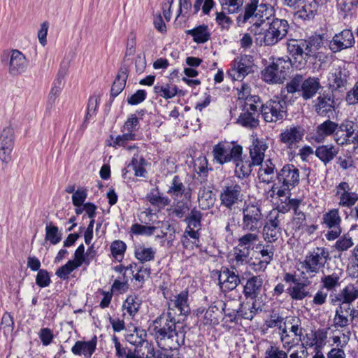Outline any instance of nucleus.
<instances>
[{"instance_id": "5", "label": "nucleus", "mask_w": 358, "mask_h": 358, "mask_svg": "<svg viewBox=\"0 0 358 358\" xmlns=\"http://www.w3.org/2000/svg\"><path fill=\"white\" fill-rule=\"evenodd\" d=\"M330 252L328 248L324 247H316L306 255L303 261L301 262L303 273L310 277L315 276L330 261Z\"/></svg>"}, {"instance_id": "9", "label": "nucleus", "mask_w": 358, "mask_h": 358, "mask_svg": "<svg viewBox=\"0 0 358 358\" xmlns=\"http://www.w3.org/2000/svg\"><path fill=\"white\" fill-rule=\"evenodd\" d=\"M243 148L238 144H230L227 142H220L215 145L212 155L213 160L222 165L231 161L238 160L242 155Z\"/></svg>"}, {"instance_id": "26", "label": "nucleus", "mask_w": 358, "mask_h": 358, "mask_svg": "<svg viewBox=\"0 0 358 358\" xmlns=\"http://www.w3.org/2000/svg\"><path fill=\"white\" fill-rule=\"evenodd\" d=\"M322 87L320 80L317 77H308L307 79L303 78L301 88V97L307 101L312 99Z\"/></svg>"}, {"instance_id": "36", "label": "nucleus", "mask_w": 358, "mask_h": 358, "mask_svg": "<svg viewBox=\"0 0 358 358\" xmlns=\"http://www.w3.org/2000/svg\"><path fill=\"white\" fill-rule=\"evenodd\" d=\"M302 82L303 75L296 74L292 78L290 81L287 83L286 86L282 88L280 96L286 101L287 94H294L296 92H301Z\"/></svg>"}, {"instance_id": "4", "label": "nucleus", "mask_w": 358, "mask_h": 358, "mask_svg": "<svg viewBox=\"0 0 358 358\" xmlns=\"http://www.w3.org/2000/svg\"><path fill=\"white\" fill-rule=\"evenodd\" d=\"M276 179L278 182L273 185L271 190L279 197L285 196L299 183V170L294 164H285L277 173Z\"/></svg>"}, {"instance_id": "31", "label": "nucleus", "mask_w": 358, "mask_h": 358, "mask_svg": "<svg viewBox=\"0 0 358 358\" xmlns=\"http://www.w3.org/2000/svg\"><path fill=\"white\" fill-rule=\"evenodd\" d=\"M167 193L171 195L174 200H177L182 196L186 199L189 198L191 196L190 191L187 190L178 176L173 177L171 184L167 190Z\"/></svg>"}, {"instance_id": "27", "label": "nucleus", "mask_w": 358, "mask_h": 358, "mask_svg": "<svg viewBox=\"0 0 358 358\" xmlns=\"http://www.w3.org/2000/svg\"><path fill=\"white\" fill-rule=\"evenodd\" d=\"M342 274V270L338 268H336L331 273L324 274L320 280L322 289H325L329 292L336 291L341 285Z\"/></svg>"}, {"instance_id": "49", "label": "nucleus", "mask_w": 358, "mask_h": 358, "mask_svg": "<svg viewBox=\"0 0 358 358\" xmlns=\"http://www.w3.org/2000/svg\"><path fill=\"white\" fill-rule=\"evenodd\" d=\"M155 93L160 96L169 99L174 97L178 94V87L176 85L169 84L156 85L154 87Z\"/></svg>"}, {"instance_id": "24", "label": "nucleus", "mask_w": 358, "mask_h": 358, "mask_svg": "<svg viewBox=\"0 0 358 358\" xmlns=\"http://www.w3.org/2000/svg\"><path fill=\"white\" fill-rule=\"evenodd\" d=\"M268 145L264 139L255 138L250 146V156L253 164L260 165L263 162Z\"/></svg>"}, {"instance_id": "11", "label": "nucleus", "mask_w": 358, "mask_h": 358, "mask_svg": "<svg viewBox=\"0 0 358 358\" xmlns=\"http://www.w3.org/2000/svg\"><path fill=\"white\" fill-rule=\"evenodd\" d=\"M335 142L341 146L358 143L357 124L349 120H344L338 124Z\"/></svg>"}, {"instance_id": "30", "label": "nucleus", "mask_w": 358, "mask_h": 358, "mask_svg": "<svg viewBox=\"0 0 358 358\" xmlns=\"http://www.w3.org/2000/svg\"><path fill=\"white\" fill-rule=\"evenodd\" d=\"M339 150V148L333 144L322 145L316 148L315 154L324 165H327L336 157Z\"/></svg>"}, {"instance_id": "45", "label": "nucleus", "mask_w": 358, "mask_h": 358, "mask_svg": "<svg viewBox=\"0 0 358 358\" xmlns=\"http://www.w3.org/2000/svg\"><path fill=\"white\" fill-rule=\"evenodd\" d=\"M306 285L303 282H297L294 286H291L287 289V292L294 300H303L307 296H310V294L306 289Z\"/></svg>"}, {"instance_id": "59", "label": "nucleus", "mask_w": 358, "mask_h": 358, "mask_svg": "<svg viewBox=\"0 0 358 358\" xmlns=\"http://www.w3.org/2000/svg\"><path fill=\"white\" fill-rule=\"evenodd\" d=\"M112 340L115 348V356L117 358H128L131 350L122 345L116 336H113Z\"/></svg>"}, {"instance_id": "35", "label": "nucleus", "mask_w": 358, "mask_h": 358, "mask_svg": "<svg viewBox=\"0 0 358 358\" xmlns=\"http://www.w3.org/2000/svg\"><path fill=\"white\" fill-rule=\"evenodd\" d=\"M128 77V69L126 67H121L117 74L115 79L112 85L110 95L113 97L117 96L121 93L126 85Z\"/></svg>"}, {"instance_id": "40", "label": "nucleus", "mask_w": 358, "mask_h": 358, "mask_svg": "<svg viewBox=\"0 0 358 358\" xmlns=\"http://www.w3.org/2000/svg\"><path fill=\"white\" fill-rule=\"evenodd\" d=\"M122 134L118 135L114 137L113 135L110 136L111 142L107 143L108 146L113 147L114 148H118L120 147H125L129 141H134L136 140V134L124 131Z\"/></svg>"}, {"instance_id": "57", "label": "nucleus", "mask_w": 358, "mask_h": 358, "mask_svg": "<svg viewBox=\"0 0 358 358\" xmlns=\"http://www.w3.org/2000/svg\"><path fill=\"white\" fill-rule=\"evenodd\" d=\"M264 358H288L287 353L273 343L266 349Z\"/></svg>"}, {"instance_id": "12", "label": "nucleus", "mask_w": 358, "mask_h": 358, "mask_svg": "<svg viewBox=\"0 0 358 358\" xmlns=\"http://www.w3.org/2000/svg\"><path fill=\"white\" fill-rule=\"evenodd\" d=\"M243 197L242 187L238 183L231 182L222 187L220 194V204L232 210L242 201Z\"/></svg>"}, {"instance_id": "28", "label": "nucleus", "mask_w": 358, "mask_h": 358, "mask_svg": "<svg viewBox=\"0 0 358 358\" xmlns=\"http://www.w3.org/2000/svg\"><path fill=\"white\" fill-rule=\"evenodd\" d=\"M224 308H226V303L222 301L210 306L204 313V323L210 325L217 324L219 323L220 315L222 311H224Z\"/></svg>"}, {"instance_id": "3", "label": "nucleus", "mask_w": 358, "mask_h": 358, "mask_svg": "<svg viewBox=\"0 0 358 358\" xmlns=\"http://www.w3.org/2000/svg\"><path fill=\"white\" fill-rule=\"evenodd\" d=\"M322 44L323 36L316 34L308 40L289 39L287 41V48L294 60L299 59V64H306V57L315 56Z\"/></svg>"}, {"instance_id": "13", "label": "nucleus", "mask_w": 358, "mask_h": 358, "mask_svg": "<svg viewBox=\"0 0 358 358\" xmlns=\"http://www.w3.org/2000/svg\"><path fill=\"white\" fill-rule=\"evenodd\" d=\"M322 220V224L329 229L326 234L327 239L333 241L338 238L342 232L341 227V218L338 209L333 208L329 210L323 215Z\"/></svg>"}, {"instance_id": "58", "label": "nucleus", "mask_w": 358, "mask_h": 358, "mask_svg": "<svg viewBox=\"0 0 358 358\" xmlns=\"http://www.w3.org/2000/svg\"><path fill=\"white\" fill-rule=\"evenodd\" d=\"M78 267L73 261L69 260L64 266L59 268L55 274L58 278L66 280L69 278V274Z\"/></svg>"}, {"instance_id": "38", "label": "nucleus", "mask_w": 358, "mask_h": 358, "mask_svg": "<svg viewBox=\"0 0 358 358\" xmlns=\"http://www.w3.org/2000/svg\"><path fill=\"white\" fill-rule=\"evenodd\" d=\"M186 34L192 36L193 41L196 43H204L210 38V33L206 24L199 25L192 29L187 30Z\"/></svg>"}, {"instance_id": "61", "label": "nucleus", "mask_w": 358, "mask_h": 358, "mask_svg": "<svg viewBox=\"0 0 358 358\" xmlns=\"http://www.w3.org/2000/svg\"><path fill=\"white\" fill-rule=\"evenodd\" d=\"M156 227L154 226H145L138 223L134 224L131 227V232L136 235L151 236L154 234Z\"/></svg>"}, {"instance_id": "2", "label": "nucleus", "mask_w": 358, "mask_h": 358, "mask_svg": "<svg viewBox=\"0 0 358 358\" xmlns=\"http://www.w3.org/2000/svg\"><path fill=\"white\" fill-rule=\"evenodd\" d=\"M289 29V24L286 20L273 18L268 22H255L250 30L259 45L273 46L286 37Z\"/></svg>"}, {"instance_id": "23", "label": "nucleus", "mask_w": 358, "mask_h": 358, "mask_svg": "<svg viewBox=\"0 0 358 358\" xmlns=\"http://www.w3.org/2000/svg\"><path fill=\"white\" fill-rule=\"evenodd\" d=\"M14 145V131L7 127L1 131V162L8 163L11 160V152Z\"/></svg>"}, {"instance_id": "43", "label": "nucleus", "mask_w": 358, "mask_h": 358, "mask_svg": "<svg viewBox=\"0 0 358 358\" xmlns=\"http://www.w3.org/2000/svg\"><path fill=\"white\" fill-rule=\"evenodd\" d=\"M262 166L258 171V177L263 182L269 183L272 181L274 171L275 169V164L271 159H267L264 164H260Z\"/></svg>"}, {"instance_id": "1", "label": "nucleus", "mask_w": 358, "mask_h": 358, "mask_svg": "<svg viewBox=\"0 0 358 358\" xmlns=\"http://www.w3.org/2000/svg\"><path fill=\"white\" fill-rule=\"evenodd\" d=\"M190 311L187 290L170 297L167 312L158 316L150 327L159 348L173 351L184 344L185 334L176 329V315H187Z\"/></svg>"}, {"instance_id": "50", "label": "nucleus", "mask_w": 358, "mask_h": 358, "mask_svg": "<svg viewBox=\"0 0 358 358\" xmlns=\"http://www.w3.org/2000/svg\"><path fill=\"white\" fill-rule=\"evenodd\" d=\"M259 241V236L255 232H248L238 240V246L251 252L255 243Z\"/></svg>"}, {"instance_id": "41", "label": "nucleus", "mask_w": 358, "mask_h": 358, "mask_svg": "<svg viewBox=\"0 0 358 358\" xmlns=\"http://www.w3.org/2000/svg\"><path fill=\"white\" fill-rule=\"evenodd\" d=\"M250 251L239 246H236L234 248V257L232 258V263L235 267H241L247 265L250 260Z\"/></svg>"}, {"instance_id": "29", "label": "nucleus", "mask_w": 358, "mask_h": 358, "mask_svg": "<svg viewBox=\"0 0 358 358\" xmlns=\"http://www.w3.org/2000/svg\"><path fill=\"white\" fill-rule=\"evenodd\" d=\"M263 280L260 276L250 278L243 287V294L246 299H255L262 290Z\"/></svg>"}, {"instance_id": "32", "label": "nucleus", "mask_w": 358, "mask_h": 358, "mask_svg": "<svg viewBox=\"0 0 358 358\" xmlns=\"http://www.w3.org/2000/svg\"><path fill=\"white\" fill-rule=\"evenodd\" d=\"M215 195L210 186H203L198 192L199 206L202 210H208L214 206Z\"/></svg>"}, {"instance_id": "21", "label": "nucleus", "mask_w": 358, "mask_h": 358, "mask_svg": "<svg viewBox=\"0 0 358 358\" xmlns=\"http://www.w3.org/2000/svg\"><path fill=\"white\" fill-rule=\"evenodd\" d=\"M338 123L328 119L320 124L315 129V133L311 136V139L315 143H323L327 136H334L336 134Z\"/></svg>"}, {"instance_id": "44", "label": "nucleus", "mask_w": 358, "mask_h": 358, "mask_svg": "<svg viewBox=\"0 0 358 358\" xmlns=\"http://www.w3.org/2000/svg\"><path fill=\"white\" fill-rule=\"evenodd\" d=\"M259 0H250V3L245 4L244 10L237 17L238 24L246 23L251 17H255L257 9V4Z\"/></svg>"}, {"instance_id": "8", "label": "nucleus", "mask_w": 358, "mask_h": 358, "mask_svg": "<svg viewBox=\"0 0 358 358\" xmlns=\"http://www.w3.org/2000/svg\"><path fill=\"white\" fill-rule=\"evenodd\" d=\"M261 115L266 122H277L287 114L286 101L280 95L261 104Z\"/></svg>"}, {"instance_id": "42", "label": "nucleus", "mask_w": 358, "mask_h": 358, "mask_svg": "<svg viewBox=\"0 0 358 358\" xmlns=\"http://www.w3.org/2000/svg\"><path fill=\"white\" fill-rule=\"evenodd\" d=\"M234 162L236 163L235 173L239 178H244L248 176L252 172V168L257 166V164H252V159L243 160L242 155L238 160H234Z\"/></svg>"}, {"instance_id": "52", "label": "nucleus", "mask_w": 358, "mask_h": 358, "mask_svg": "<svg viewBox=\"0 0 358 358\" xmlns=\"http://www.w3.org/2000/svg\"><path fill=\"white\" fill-rule=\"evenodd\" d=\"M45 240L49 241L52 245H56L62 240V234L59 232L57 227L49 222L45 227Z\"/></svg>"}, {"instance_id": "39", "label": "nucleus", "mask_w": 358, "mask_h": 358, "mask_svg": "<svg viewBox=\"0 0 358 358\" xmlns=\"http://www.w3.org/2000/svg\"><path fill=\"white\" fill-rule=\"evenodd\" d=\"M147 200L155 206L162 208L169 206L171 203V199L162 196L157 187L152 188L146 196Z\"/></svg>"}, {"instance_id": "53", "label": "nucleus", "mask_w": 358, "mask_h": 358, "mask_svg": "<svg viewBox=\"0 0 358 358\" xmlns=\"http://www.w3.org/2000/svg\"><path fill=\"white\" fill-rule=\"evenodd\" d=\"M344 307L340 306L336 310V315L334 317V325L336 327H345L349 324L348 320V307L343 310Z\"/></svg>"}, {"instance_id": "47", "label": "nucleus", "mask_w": 358, "mask_h": 358, "mask_svg": "<svg viewBox=\"0 0 358 358\" xmlns=\"http://www.w3.org/2000/svg\"><path fill=\"white\" fill-rule=\"evenodd\" d=\"M202 217L203 215L201 212L196 208H193L185 219L187 227L201 229Z\"/></svg>"}, {"instance_id": "63", "label": "nucleus", "mask_w": 358, "mask_h": 358, "mask_svg": "<svg viewBox=\"0 0 358 358\" xmlns=\"http://www.w3.org/2000/svg\"><path fill=\"white\" fill-rule=\"evenodd\" d=\"M285 318L277 313H273L268 319L265 320V326L268 329H273L275 327L280 328V326L284 323Z\"/></svg>"}, {"instance_id": "25", "label": "nucleus", "mask_w": 358, "mask_h": 358, "mask_svg": "<svg viewBox=\"0 0 358 358\" xmlns=\"http://www.w3.org/2000/svg\"><path fill=\"white\" fill-rule=\"evenodd\" d=\"M97 344L96 336L89 341H78L71 348V352L75 355H83L87 358L91 357L95 352Z\"/></svg>"}, {"instance_id": "7", "label": "nucleus", "mask_w": 358, "mask_h": 358, "mask_svg": "<svg viewBox=\"0 0 358 358\" xmlns=\"http://www.w3.org/2000/svg\"><path fill=\"white\" fill-rule=\"evenodd\" d=\"M241 228L248 232H258L262 228L264 215L261 206L254 201H245L241 209Z\"/></svg>"}, {"instance_id": "56", "label": "nucleus", "mask_w": 358, "mask_h": 358, "mask_svg": "<svg viewBox=\"0 0 358 358\" xmlns=\"http://www.w3.org/2000/svg\"><path fill=\"white\" fill-rule=\"evenodd\" d=\"M221 4L224 10H227L229 14L238 13L243 4V0H221Z\"/></svg>"}, {"instance_id": "37", "label": "nucleus", "mask_w": 358, "mask_h": 358, "mask_svg": "<svg viewBox=\"0 0 358 358\" xmlns=\"http://www.w3.org/2000/svg\"><path fill=\"white\" fill-rule=\"evenodd\" d=\"M336 301L349 305L358 298V289L353 284H348L338 294Z\"/></svg>"}, {"instance_id": "60", "label": "nucleus", "mask_w": 358, "mask_h": 358, "mask_svg": "<svg viewBox=\"0 0 358 358\" xmlns=\"http://www.w3.org/2000/svg\"><path fill=\"white\" fill-rule=\"evenodd\" d=\"M353 245L352 238L348 234H345L336 241L334 248L338 252H343L348 250Z\"/></svg>"}, {"instance_id": "16", "label": "nucleus", "mask_w": 358, "mask_h": 358, "mask_svg": "<svg viewBox=\"0 0 358 358\" xmlns=\"http://www.w3.org/2000/svg\"><path fill=\"white\" fill-rule=\"evenodd\" d=\"M282 228L280 225L279 215L271 216L264 223L262 229V237L266 243L276 242L282 236Z\"/></svg>"}, {"instance_id": "46", "label": "nucleus", "mask_w": 358, "mask_h": 358, "mask_svg": "<svg viewBox=\"0 0 358 358\" xmlns=\"http://www.w3.org/2000/svg\"><path fill=\"white\" fill-rule=\"evenodd\" d=\"M135 257L141 263L152 261L155 259L156 251L152 248L138 245L135 249Z\"/></svg>"}, {"instance_id": "51", "label": "nucleus", "mask_w": 358, "mask_h": 358, "mask_svg": "<svg viewBox=\"0 0 358 358\" xmlns=\"http://www.w3.org/2000/svg\"><path fill=\"white\" fill-rule=\"evenodd\" d=\"M273 10L271 5L262 3L257 4V9L256 10L255 18L257 22H268L270 17L273 15Z\"/></svg>"}, {"instance_id": "17", "label": "nucleus", "mask_w": 358, "mask_h": 358, "mask_svg": "<svg viewBox=\"0 0 358 358\" xmlns=\"http://www.w3.org/2000/svg\"><path fill=\"white\" fill-rule=\"evenodd\" d=\"M336 101L334 96L329 92H323L320 94L314 101L313 108L315 113L322 117H330L335 110Z\"/></svg>"}, {"instance_id": "54", "label": "nucleus", "mask_w": 358, "mask_h": 358, "mask_svg": "<svg viewBox=\"0 0 358 358\" xmlns=\"http://www.w3.org/2000/svg\"><path fill=\"white\" fill-rule=\"evenodd\" d=\"M261 98L257 95H253L244 102L242 110L250 112H255L261 114V104H263Z\"/></svg>"}, {"instance_id": "33", "label": "nucleus", "mask_w": 358, "mask_h": 358, "mask_svg": "<svg viewBox=\"0 0 358 358\" xmlns=\"http://www.w3.org/2000/svg\"><path fill=\"white\" fill-rule=\"evenodd\" d=\"M141 345H137L131 350L128 358H152L154 355V345L147 340L141 339Z\"/></svg>"}, {"instance_id": "6", "label": "nucleus", "mask_w": 358, "mask_h": 358, "mask_svg": "<svg viewBox=\"0 0 358 358\" xmlns=\"http://www.w3.org/2000/svg\"><path fill=\"white\" fill-rule=\"evenodd\" d=\"M292 62L289 57L273 59L271 64L262 71V78L269 84L283 83L288 76Z\"/></svg>"}, {"instance_id": "34", "label": "nucleus", "mask_w": 358, "mask_h": 358, "mask_svg": "<svg viewBox=\"0 0 358 358\" xmlns=\"http://www.w3.org/2000/svg\"><path fill=\"white\" fill-rule=\"evenodd\" d=\"M260 115L258 113L250 112L248 110H242L238 118V123L245 128L250 129H256L259 125Z\"/></svg>"}, {"instance_id": "62", "label": "nucleus", "mask_w": 358, "mask_h": 358, "mask_svg": "<svg viewBox=\"0 0 358 358\" xmlns=\"http://www.w3.org/2000/svg\"><path fill=\"white\" fill-rule=\"evenodd\" d=\"M316 13V3L313 6L311 4H305L298 12L299 18L306 20L313 18Z\"/></svg>"}, {"instance_id": "14", "label": "nucleus", "mask_w": 358, "mask_h": 358, "mask_svg": "<svg viewBox=\"0 0 358 358\" xmlns=\"http://www.w3.org/2000/svg\"><path fill=\"white\" fill-rule=\"evenodd\" d=\"M305 130L299 125H291L282 130L279 138L282 143L285 144L289 150L295 149L301 141L304 136Z\"/></svg>"}, {"instance_id": "18", "label": "nucleus", "mask_w": 358, "mask_h": 358, "mask_svg": "<svg viewBox=\"0 0 358 358\" xmlns=\"http://www.w3.org/2000/svg\"><path fill=\"white\" fill-rule=\"evenodd\" d=\"M240 282V277L235 271L228 268H222L218 275V285L222 292L234 289Z\"/></svg>"}, {"instance_id": "55", "label": "nucleus", "mask_w": 358, "mask_h": 358, "mask_svg": "<svg viewBox=\"0 0 358 358\" xmlns=\"http://www.w3.org/2000/svg\"><path fill=\"white\" fill-rule=\"evenodd\" d=\"M139 129V120L136 114H131L121 127V131L136 133Z\"/></svg>"}, {"instance_id": "20", "label": "nucleus", "mask_w": 358, "mask_h": 358, "mask_svg": "<svg viewBox=\"0 0 358 358\" xmlns=\"http://www.w3.org/2000/svg\"><path fill=\"white\" fill-rule=\"evenodd\" d=\"M28 63L25 56L17 50H13L10 55L8 72L13 76L24 73Z\"/></svg>"}, {"instance_id": "15", "label": "nucleus", "mask_w": 358, "mask_h": 358, "mask_svg": "<svg viewBox=\"0 0 358 358\" xmlns=\"http://www.w3.org/2000/svg\"><path fill=\"white\" fill-rule=\"evenodd\" d=\"M355 44V39L350 29H345L336 34L330 41L329 46L330 50L336 53L352 48Z\"/></svg>"}, {"instance_id": "10", "label": "nucleus", "mask_w": 358, "mask_h": 358, "mask_svg": "<svg viewBox=\"0 0 358 358\" xmlns=\"http://www.w3.org/2000/svg\"><path fill=\"white\" fill-rule=\"evenodd\" d=\"M255 68L253 57L243 55L234 59L227 74L233 80H243L248 74L254 72Z\"/></svg>"}, {"instance_id": "64", "label": "nucleus", "mask_w": 358, "mask_h": 358, "mask_svg": "<svg viewBox=\"0 0 358 358\" xmlns=\"http://www.w3.org/2000/svg\"><path fill=\"white\" fill-rule=\"evenodd\" d=\"M51 282L49 273L45 269H41L38 271L36 277V283L40 287H46Z\"/></svg>"}, {"instance_id": "48", "label": "nucleus", "mask_w": 358, "mask_h": 358, "mask_svg": "<svg viewBox=\"0 0 358 358\" xmlns=\"http://www.w3.org/2000/svg\"><path fill=\"white\" fill-rule=\"evenodd\" d=\"M141 301L137 296L129 295L123 303L122 308L126 310L130 316L134 317L139 310Z\"/></svg>"}, {"instance_id": "22", "label": "nucleus", "mask_w": 358, "mask_h": 358, "mask_svg": "<svg viewBox=\"0 0 358 358\" xmlns=\"http://www.w3.org/2000/svg\"><path fill=\"white\" fill-rule=\"evenodd\" d=\"M349 75L344 69H336L329 73L328 81L329 87L333 91L343 92L348 83Z\"/></svg>"}, {"instance_id": "19", "label": "nucleus", "mask_w": 358, "mask_h": 358, "mask_svg": "<svg viewBox=\"0 0 358 358\" xmlns=\"http://www.w3.org/2000/svg\"><path fill=\"white\" fill-rule=\"evenodd\" d=\"M336 195L339 197V206L351 208L358 201V194L351 191V188L348 182H340L336 187Z\"/></svg>"}]
</instances>
